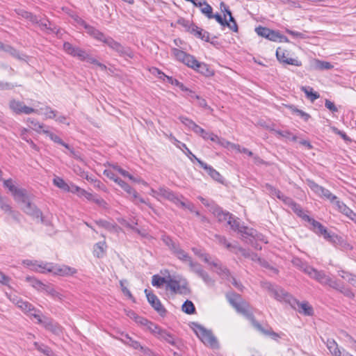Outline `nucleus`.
I'll return each mask as SVG.
<instances>
[{
	"mask_svg": "<svg viewBox=\"0 0 356 356\" xmlns=\"http://www.w3.org/2000/svg\"><path fill=\"white\" fill-rule=\"evenodd\" d=\"M42 132L44 134H45L47 136H48L49 137V138L51 140H53L54 143L60 144L62 146L65 147L67 149H68L70 151V154L72 156H76L75 152L73 149V148H72L69 145H67V143L63 142V140L58 136L54 134V133H52L48 130H45V129H43Z\"/></svg>",
	"mask_w": 356,
	"mask_h": 356,
	"instance_id": "a878e982",
	"label": "nucleus"
},
{
	"mask_svg": "<svg viewBox=\"0 0 356 356\" xmlns=\"http://www.w3.org/2000/svg\"><path fill=\"white\" fill-rule=\"evenodd\" d=\"M200 277L203 280L205 284L209 287H213L216 284V281L212 278L207 271H204Z\"/></svg>",
	"mask_w": 356,
	"mask_h": 356,
	"instance_id": "3c124183",
	"label": "nucleus"
},
{
	"mask_svg": "<svg viewBox=\"0 0 356 356\" xmlns=\"http://www.w3.org/2000/svg\"><path fill=\"white\" fill-rule=\"evenodd\" d=\"M266 190L273 197H277L280 200H281L283 197L284 194H282L280 191L276 189L270 184H267L266 185Z\"/></svg>",
	"mask_w": 356,
	"mask_h": 356,
	"instance_id": "864d4df0",
	"label": "nucleus"
},
{
	"mask_svg": "<svg viewBox=\"0 0 356 356\" xmlns=\"http://www.w3.org/2000/svg\"><path fill=\"white\" fill-rule=\"evenodd\" d=\"M208 264L216 268L215 272L220 275L222 279L228 280L230 276L229 270L225 266H223L220 262L218 260L209 261Z\"/></svg>",
	"mask_w": 356,
	"mask_h": 356,
	"instance_id": "b1692460",
	"label": "nucleus"
},
{
	"mask_svg": "<svg viewBox=\"0 0 356 356\" xmlns=\"http://www.w3.org/2000/svg\"><path fill=\"white\" fill-rule=\"evenodd\" d=\"M166 290H170L174 293H185L187 291V287L185 285H181L180 283L170 277H168L165 286Z\"/></svg>",
	"mask_w": 356,
	"mask_h": 356,
	"instance_id": "412c9836",
	"label": "nucleus"
},
{
	"mask_svg": "<svg viewBox=\"0 0 356 356\" xmlns=\"http://www.w3.org/2000/svg\"><path fill=\"white\" fill-rule=\"evenodd\" d=\"M307 184L310 189L318 196L329 200L332 204H336V202L339 201V198L334 194H332L328 189L318 185L313 180L307 179Z\"/></svg>",
	"mask_w": 356,
	"mask_h": 356,
	"instance_id": "0eeeda50",
	"label": "nucleus"
},
{
	"mask_svg": "<svg viewBox=\"0 0 356 356\" xmlns=\"http://www.w3.org/2000/svg\"><path fill=\"white\" fill-rule=\"evenodd\" d=\"M192 251L193 253L197 255V257L202 258L204 262L209 263L210 257L209 255L204 253L201 249L197 248H193Z\"/></svg>",
	"mask_w": 356,
	"mask_h": 356,
	"instance_id": "052dcab7",
	"label": "nucleus"
},
{
	"mask_svg": "<svg viewBox=\"0 0 356 356\" xmlns=\"http://www.w3.org/2000/svg\"><path fill=\"white\" fill-rule=\"evenodd\" d=\"M302 270L312 279L315 280L323 286L337 288V280H333L323 270H318L312 266L305 265Z\"/></svg>",
	"mask_w": 356,
	"mask_h": 356,
	"instance_id": "f03ea898",
	"label": "nucleus"
},
{
	"mask_svg": "<svg viewBox=\"0 0 356 356\" xmlns=\"http://www.w3.org/2000/svg\"><path fill=\"white\" fill-rule=\"evenodd\" d=\"M121 188L128 194L131 195L134 198L136 199L138 197V193L136 192V191L127 183L123 184V186H122Z\"/></svg>",
	"mask_w": 356,
	"mask_h": 356,
	"instance_id": "0e129e2a",
	"label": "nucleus"
},
{
	"mask_svg": "<svg viewBox=\"0 0 356 356\" xmlns=\"http://www.w3.org/2000/svg\"><path fill=\"white\" fill-rule=\"evenodd\" d=\"M291 209L296 213L299 217L302 218L304 220L307 221L308 222L310 221V220L312 218L309 217L308 215L305 213L302 207L298 204H296L293 205V207Z\"/></svg>",
	"mask_w": 356,
	"mask_h": 356,
	"instance_id": "c03bdc74",
	"label": "nucleus"
},
{
	"mask_svg": "<svg viewBox=\"0 0 356 356\" xmlns=\"http://www.w3.org/2000/svg\"><path fill=\"white\" fill-rule=\"evenodd\" d=\"M44 273H52L59 276H70L75 274L76 270L66 265H59L54 263L45 262Z\"/></svg>",
	"mask_w": 356,
	"mask_h": 356,
	"instance_id": "423d86ee",
	"label": "nucleus"
},
{
	"mask_svg": "<svg viewBox=\"0 0 356 356\" xmlns=\"http://www.w3.org/2000/svg\"><path fill=\"white\" fill-rule=\"evenodd\" d=\"M193 60L194 62H192L189 67L193 69L194 70L205 76H211L214 74L213 70L208 64L199 62L195 58H194Z\"/></svg>",
	"mask_w": 356,
	"mask_h": 356,
	"instance_id": "a211bd4d",
	"label": "nucleus"
},
{
	"mask_svg": "<svg viewBox=\"0 0 356 356\" xmlns=\"http://www.w3.org/2000/svg\"><path fill=\"white\" fill-rule=\"evenodd\" d=\"M179 119L181 123H183L186 127H187L191 130H192V128L196 124L192 120L184 116H180Z\"/></svg>",
	"mask_w": 356,
	"mask_h": 356,
	"instance_id": "774afa93",
	"label": "nucleus"
},
{
	"mask_svg": "<svg viewBox=\"0 0 356 356\" xmlns=\"http://www.w3.org/2000/svg\"><path fill=\"white\" fill-rule=\"evenodd\" d=\"M86 62L97 65L102 70H106V66L105 65L99 63L96 58L90 56L89 54L87 56Z\"/></svg>",
	"mask_w": 356,
	"mask_h": 356,
	"instance_id": "e2e57ef3",
	"label": "nucleus"
},
{
	"mask_svg": "<svg viewBox=\"0 0 356 356\" xmlns=\"http://www.w3.org/2000/svg\"><path fill=\"white\" fill-rule=\"evenodd\" d=\"M182 311L187 314H192L195 312L194 304L191 300H186L182 305Z\"/></svg>",
	"mask_w": 356,
	"mask_h": 356,
	"instance_id": "5fc2aeb1",
	"label": "nucleus"
},
{
	"mask_svg": "<svg viewBox=\"0 0 356 356\" xmlns=\"http://www.w3.org/2000/svg\"><path fill=\"white\" fill-rule=\"evenodd\" d=\"M178 24H180L181 26L184 27L186 30L191 33V29H192L193 26H195V25L193 24H191L190 21L186 20L184 18H181L178 20Z\"/></svg>",
	"mask_w": 356,
	"mask_h": 356,
	"instance_id": "69168bd1",
	"label": "nucleus"
},
{
	"mask_svg": "<svg viewBox=\"0 0 356 356\" xmlns=\"http://www.w3.org/2000/svg\"><path fill=\"white\" fill-rule=\"evenodd\" d=\"M267 39H268L270 41H273V42H289V40L286 36L281 35L278 31H275L273 30H270Z\"/></svg>",
	"mask_w": 356,
	"mask_h": 356,
	"instance_id": "c9c22d12",
	"label": "nucleus"
},
{
	"mask_svg": "<svg viewBox=\"0 0 356 356\" xmlns=\"http://www.w3.org/2000/svg\"><path fill=\"white\" fill-rule=\"evenodd\" d=\"M212 212L219 222H227L231 228L241 234L243 238H246L248 236L254 238V231L248 227L241 225L238 220L235 219L230 213L223 211L218 207H214Z\"/></svg>",
	"mask_w": 356,
	"mask_h": 356,
	"instance_id": "f257e3e1",
	"label": "nucleus"
},
{
	"mask_svg": "<svg viewBox=\"0 0 356 356\" xmlns=\"http://www.w3.org/2000/svg\"><path fill=\"white\" fill-rule=\"evenodd\" d=\"M107 248L106 243L105 241L98 242L93 246V254L97 258H102L106 254Z\"/></svg>",
	"mask_w": 356,
	"mask_h": 356,
	"instance_id": "2f4dec72",
	"label": "nucleus"
},
{
	"mask_svg": "<svg viewBox=\"0 0 356 356\" xmlns=\"http://www.w3.org/2000/svg\"><path fill=\"white\" fill-rule=\"evenodd\" d=\"M334 289L339 291L340 293H343L345 296L353 298L355 296L354 293L352 291V290L345 286L344 284H340L339 281L337 280V288H333Z\"/></svg>",
	"mask_w": 356,
	"mask_h": 356,
	"instance_id": "58836bf2",
	"label": "nucleus"
},
{
	"mask_svg": "<svg viewBox=\"0 0 356 356\" xmlns=\"http://www.w3.org/2000/svg\"><path fill=\"white\" fill-rule=\"evenodd\" d=\"M42 291L45 292L52 298L61 299V295L57 291H56L53 286L50 285L44 284Z\"/></svg>",
	"mask_w": 356,
	"mask_h": 356,
	"instance_id": "09e8293b",
	"label": "nucleus"
},
{
	"mask_svg": "<svg viewBox=\"0 0 356 356\" xmlns=\"http://www.w3.org/2000/svg\"><path fill=\"white\" fill-rule=\"evenodd\" d=\"M150 325H151L149 326V330L152 332L156 334L161 339L165 341L166 342L172 346L177 347L178 346L177 340L175 338V337L172 334H171L167 330L160 328L154 323H151Z\"/></svg>",
	"mask_w": 356,
	"mask_h": 356,
	"instance_id": "9b49d317",
	"label": "nucleus"
},
{
	"mask_svg": "<svg viewBox=\"0 0 356 356\" xmlns=\"http://www.w3.org/2000/svg\"><path fill=\"white\" fill-rule=\"evenodd\" d=\"M196 161L199 163L201 168L204 169L207 172V173L215 181L222 183L223 182V178L221 176V175L212 166L207 164L206 163L203 162L200 159H196Z\"/></svg>",
	"mask_w": 356,
	"mask_h": 356,
	"instance_id": "4be33fe9",
	"label": "nucleus"
},
{
	"mask_svg": "<svg viewBox=\"0 0 356 356\" xmlns=\"http://www.w3.org/2000/svg\"><path fill=\"white\" fill-rule=\"evenodd\" d=\"M63 49L67 54L71 55L72 56L77 57L82 61H86L88 55V54L83 49L77 47H74L68 42H64Z\"/></svg>",
	"mask_w": 356,
	"mask_h": 356,
	"instance_id": "ddd939ff",
	"label": "nucleus"
},
{
	"mask_svg": "<svg viewBox=\"0 0 356 356\" xmlns=\"http://www.w3.org/2000/svg\"><path fill=\"white\" fill-rule=\"evenodd\" d=\"M192 328L197 337L201 340V341L212 348H218V343L216 338L212 334L211 332L205 329L201 325L193 323Z\"/></svg>",
	"mask_w": 356,
	"mask_h": 356,
	"instance_id": "7ed1b4c3",
	"label": "nucleus"
},
{
	"mask_svg": "<svg viewBox=\"0 0 356 356\" xmlns=\"http://www.w3.org/2000/svg\"><path fill=\"white\" fill-rule=\"evenodd\" d=\"M338 275L347 281L350 285L356 287V275L344 270H338Z\"/></svg>",
	"mask_w": 356,
	"mask_h": 356,
	"instance_id": "72a5a7b5",
	"label": "nucleus"
},
{
	"mask_svg": "<svg viewBox=\"0 0 356 356\" xmlns=\"http://www.w3.org/2000/svg\"><path fill=\"white\" fill-rule=\"evenodd\" d=\"M120 340L123 343L132 347L134 349L140 350L144 354H146V355H148L151 354V351H150L149 349H148V348H147L145 347L142 346L138 341L134 340L127 334L122 333L121 334V338L120 339Z\"/></svg>",
	"mask_w": 356,
	"mask_h": 356,
	"instance_id": "dca6fc26",
	"label": "nucleus"
},
{
	"mask_svg": "<svg viewBox=\"0 0 356 356\" xmlns=\"http://www.w3.org/2000/svg\"><path fill=\"white\" fill-rule=\"evenodd\" d=\"M161 240L178 259L187 263L191 261V257L188 254L181 249L179 244L174 241L169 236L162 235Z\"/></svg>",
	"mask_w": 356,
	"mask_h": 356,
	"instance_id": "20e7f679",
	"label": "nucleus"
},
{
	"mask_svg": "<svg viewBox=\"0 0 356 356\" xmlns=\"http://www.w3.org/2000/svg\"><path fill=\"white\" fill-rule=\"evenodd\" d=\"M85 29L87 33L89 34L91 37L102 42L107 36L104 33L101 32L99 30L89 24L86 26Z\"/></svg>",
	"mask_w": 356,
	"mask_h": 356,
	"instance_id": "c756f323",
	"label": "nucleus"
},
{
	"mask_svg": "<svg viewBox=\"0 0 356 356\" xmlns=\"http://www.w3.org/2000/svg\"><path fill=\"white\" fill-rule=\"evenodd\" d=\"M227 300L231 305L235 308L239 302H241V297L235 293H229L227 295Z\"/></svg>",
	"mask_w": 356,
	"mask_h": 356,
	"instance_id": "49530a36",
	"label": "nucleus"
},
{
	"mask_svg": "<svg viewBox=\"0 0 356 356\" xmlns=\"http://www.w3.org/2000/svg\"><path fill=\"white\" fill-rule=\"evenodd\" d=\"M289 52L281 47H278L276 50L277 59L283 64L291 65L297 67L302 65V63L297 58H289Z\"/></svg>",
	"mask_w": 356,
	"mask_h": 356,
	"instance_id": "f8f14e48",
	"label": "nucleus"
},
{
	"mask_svg": "<svg viewBox=\"0 0 356 356\" xmlns=\"http://www.w3.org/2000/svg\"><path fill=\"white\" fill-rule=\"evenodd\" d=\"M96 223L99 227H104L110 232H116L119 228L116 224L104 220H97Z\"/></svg>",
	"mask_w": 356,
	"mask_h": 356,
	"instance_id": "37998d69",
	"label": "nucleus"
},
{
	"mask_svg": "<svg viewBox=\"0 0 356 356\" xmlns=\"http://www.w3.org/2000/svg\"><path fill=\"white\" fill-rule=\"evenodd\" d=\"M26 281L34 289L39 291H42L44 284H43L41 281L37 280L35 277H26Z\"/></svg>",
	"mask_w": 356,
	"mask_h": 356,
	"instance_id": "79ce46f5",
	"label": "nucleus"
},
{
	"mask_svg": "<svg viewBox=\"0 0 356 356\" xmlns=\"http://www.w3.org/2000/svg\"><path fill=\"white\" fill-rule=\"evenodd\" d=\"M166 81L173 86L179 87L181 90H188V88L182 83L172 76L167 77Z\"/></svg>",
	"mask_w": 356,
	"mask_h": 356,
	"instance_id": "680f3d73",
	"label": "nucleus"
},
{
	"mask_svg": "<svg viewBox=\"0 0 356 356\" xmlns=\"http://www.w3.org/2000/svg\"><path fill=\"white\" fill-rule=\"evenodd\" d=\"M26 122L29 125V128L32 129L33 130L35 131L38 133H40L41 131L42 132L44 125L43 124H40L37 120L31 118H28Z\"/></svg>",
	"mask_w": 356,
	"mask_h": 356,
	"instance_id": "e433bc0d",
	"label": "nucleus"
},
{
	"mask_svg": "<svg viewBox=\"0 0 356 356\" xmlns=\"http://www.w3.org/2000/svg\"><path fill=\"white\" fill-rule=\"evenodd\" d=\"M191 33L202 40L206 42L209 41V33L196 25L192 27V29H191Z\"/></svg>",
	"mask_w": 356,
	"mask_h": 356,
	"instance_id": "473e14b6",
	"label": "nucleus"
},
{
	"mask_svg": "<svg viewBox=\"0 0 356 356\" xmlns=\"http://www.w3.org/2000/svg\"><path fill=\"white\" fill-rule=\"evenodd\" d=\"M34 346L40 352L44 353V355H46L47 356H52V355H53V352L51 350V348H49V347H47V346H44L43 344H40L38 342H35L34 343Z\"/></svg>",
	"mask_w": 356,
	"mask_h": 356,
	"instance_id": "4d7b16f0",
	"label": "nucleus"
},
{
	"mask_svg": "<svg viewBox=\"0 0 356 356\" xmlns=\"http://www.w3.org/2000/svg\"><path fill=\"white\" fill-rule=\"evenodd\" d=\"M54 184L58 188L63 190L64 191L69 190V184H67L65 180L59 177H56L53 179Z\"/></svg>",
	"mask_w": 356,
	"mask_h": 356,
	"instance_id": "8fccbe9b",
	"label": "nucleus"
},
{
	"mask_svg": "<svg viewBox=\"0 0 356 356\" xmlns=\"http://www.w3.org/2000/svg\"><path fill=\"white\" fill-rule=\"evenodd\" d=\"M17 306L24 312L29 314L30 316L37 320L38 323H42V317L39 314L40 311L37 310L30 302L22 300L17 302Z\"/></svg>",
	"mask_w": 356,
	"mask_h": 356,
	"instance_id": "2eb2a0df",
	"label": "nucleus"
},
{
	"mask_svg": "<svg viewBox=\"0 0 356 356\" xmlns=\"http://www.w3.org/2000/svg\"><path fill=\"white\" fill-rule=\"evenodd\" d=\"M168 278L161 277L159 275H154L152 277V284L156 288H162L166 286Z\"/></svg>",
	"mask_w": 356,
	"mask_h": 356,
	"instance_id": "a19ab883",
	"label": "nucleus"
},
{
	"mask_svg": "<svg viewBox=\"0 0 356 356\" xmlns=\"http://www.w3.org/2000/svg\"><path fill=\"white\" fill-rule=\"evenodd\" d=\"M302 90L305 92L307 98H309L312 102H314L320 97L316 92H314L312 88L302 87Z\"/></svg>",
	"mask_w": 356,
	"mask_h": 356,
	"instance_id": "de8ad7c7",
	"label": "nucleus"
},
{
	"mask_svg": "<svg viewBox=\"0 0 356 356\" xmlns=\"http://www.w3.org/2000/svg\"><path fill=\"white\" fill-rule=\"evenodd\" d=\"M200 10L209 19H213V8L207 1L203 3V6L200 8Z\"/></svg>",
	"mask_w": 356,
	"mask_h": 356,
	"instance_id": "13d9d810",
	"label": "nucleus"
},
{
	"mask_svg": "<svg viewBox=\"0 0 356 356\" xmlns=\"http://www.w3.org/2000/svg\"><path fill=\"white\" fill-rule=\"evenodd\" d=\"M23 211L29 216H31L33 219L40 220V222H43L42 213L38 207L32 204L31 202H27Z\"/></svg>",
	"mask_w": 356,
	"mask_h": 356,
	"instance_id": "5701e85b",
	"label": "nucleus"
},
{
	"mask_svg": "<svg viewBox=\"0 0 356 356\" xmlns=\"http://www.w3.org/2000/svg\"><path fill=\"white\" fill-rule=\"evenodd\" d=\"M23 264L29 267L31 270L40 273H44L45 262H39L38 261L26 259L23 261Z\"/></svg>",
	"mask_w": 356,
	"mask_h": 356,
	"instance_id": "cd10ccee",
	"label": "nucleus"
},
{
	"mask_svg": "<svg viewBox=\"0 0 356 356\" xmlns=\"http://www.w3.org/2000/svg\"><path fill=\"white\" fill-rule=\"evenodd\" d=\"M0 208L6 213L10 214L14 219L17 218V213L13 210L6 197L0 195Z\"/></svg>",
	"mask_w": 356,
	"mask_h": 356,
	"instance_id": "c85d7f7f",
	"label": "nucleus"
},
{
	"mask_svg": "<svg viewBox=\"0 0 356 356\" xmlns=\"http://www.w3.org/2000/svg\"><path fill=\"white\" fill-rule=\"evenodd\" d=\"M172 54L177 60L183 63L188 67L191 66L192 62H194L193 59L195 57L193 56L187 54L181 49L172 48Z\"/></svg>",
	"mask_w": 356,
	"mask_h": 356,
	"instance_id": "6ab92c4d",
	"label": "nucleus"
},
{
	"mask_svg": "<svg viewBox=\"0 0 356 356\" xmlns=\"http://www.w3.org/2000/svg\"><path fill=\"white\" fill-rule=\"evenodd\" d=\"M255 31L259 35L267 38L270 29L266 27L259 26L255 29Z\"/></svg>",
	"mask_w": 356,
	"mask_h": 356,
	"instance_id": "338daca9",
	"label": "nucleus"
},
{
	"mask_svg": "<svg viewBox=\"0 0 356 356\" xmlns=\"http://www.w3.org/2000/svg\"><path fill=\"white\" fill-rule=\"evenodd\" d=\"M335 207L339 212H341L346 216H348V215L352 211V209H350L348 207H347L346 204H344L343 202H341L340 200H339L336 202Z\"/></svg>",
	"mask_w": 356,
	"mask_h": 356,
	"instance_id": "603ef678",
	"label": "nucleus"
},
{
	"mask_svg": "<svg viewBox=\"0 0 356 356\" xmlns=\"http://www.w3.org/2000/svg\"><path fill=\"white\" fill-rule=\"evenodd\" d=\"M234 309L237 312L243 315L248 320L252 318L253 314L248 302L241 300Z\"/></svg>",
	"mask_w": 356,
	"mask_h": 356,
	"instance_id": "bb28decb",
	"label": "nucleus"
},
{
	"mask_svg": "<svg viewBox=\"0 0 356 356\" xmlns=\"http://www.w3.org/2000/svg\"><path fill=\"white\" fill-rule=\"evenodd\" d=\"M12 195L17 202H22L24 203H26L27 202H29L27 200L26 190L23 188H17L16 189H15Z\"/></svg>",
	"mask_w": 356,
	"mask_h": 356,
	"instance_id": "f704fd0d",
	"label": "nucleus"
},
{
	"mask_svg": "<svg viewBox=\"0 0 356 356\" xmlns=\"http://www.w3.org/2000/svg\"><path fill=\"white\" fill-rule=\"evenodd\" d=\"M290 305L300 314H302L305 316L313 315V308L307 302H300L293 298Z\"/></svg>",
	"mask_w": 356,
	"mask_h": 356,
	"instance_id": "f3484780",
	"label": "nucleus"
},
{
	"mask_svg": "<svg viewBox=\"0 0 356 356\" xmlns=\"http://www.w3.org/2000/svg\"><path fill=\"white\" fill-rule=\"evenodd\" d=\"M214 238L218 243H219L220 245H225L227 249H231L234 248V246H232V245L230 243L227 242L226 238L223 236L215 234Z\"/></svg>",
	"mask_w": 356,
	"mask_h": 356,
	"instance_id": "bf43d9fd",
	"label": "nucleus"
},
{
	"mask_svg": "<svg viewBox=\"0 0 356 356\" xmlns=\"http://www.w3.org/2000/svg\"><path fill=\"white\" fill-rule=\"evenodd\" d=\"M309 223L310 224V229L318 235H322L326 241L333 244H336L340 241L337 235L328 232L325 227L314 218H312Z\"/></svg>",
	"mask_w": 356,
	"mask_h": 356,
	"instance_id": "39448f33",
	"label": "nucleus"
},
{
	"mask_svg": "<svg viewBox=\"0 0 356 356\" xmlns=\"http://www.w3.org/2000/svg\"><path fill=\"white\" fill-rule=\"evenodd\" d=\"M40 111V114H44L46 118L49 119H55L57 115V111L52 109L49 106H45V108L38 109Z\"/></svg>",
	"mask_w": 356,
	"mask_h": 356,
	"instance_id": "a18cd8bd",
	"label": "nucleus"
},
{
	"mask_svg": "<svg viewBox=\"0 0 356 356\" xmlns=\"http://www.w3.org/2000/svg\"><path fill=\"white\" fill-rule=\"evenodd\" d=\"M262 286L264 288L267 289L270 293V296L278 301H284L290 304L293 298L291 295H289L282 289L277 287L275 288L270 282H264Z\"/></svg>",
	"mask_w": 356,
	"mask_h": 356,
	"instance_id": "1a4fd4ad",
	"label": "nucleus"
},
{
	"mask_svg": "<svg viewBox=\"0 0 356 356\" xmlns=\"http://www.w3.org/2000/svg\"><path fill=\"white\" fill-rule=\"evenodd\" d=\"M145 293L151 306L159 314V315L164 316L166 314L167 311L161 304L158 297L154 293L149 292L147 289L145 290Z\"/></svg>",
	"mask_w": 356,
	"mask_h": 356,
	"instance_id": "4468645a",
	"label": "nucleus"
},
{
	"mask_svg": "<svg viewBox=\"0 0 356 356\" xmlns=\"http://www.w3.org/2000/svg\"><path fill=\"white\" fill-rule=\"evenodd\" d=\"M103 43L106 44L112 50L116 51L120 56L132 58L133 52L128 47L122 46L120 42L115 41L110 36H106Z\"/></svg>",
	"mask_w": 356,
	"mask_h": 356,
	"instance_id": "9d476101",
	"label": "nucleus"
},
{
	"mask_svg": "<svg viewBox=\"0 0 356 356\" xmlns=\"http://www.w3.org/2000/svg\"><path fill=\"white\" fill-rule=\"evenodd\" d=\"M158 196L159 200L160 197H163L165 200H168L175 204L178 205L179 202L180 196L174 193L171 190L165 187H160L158 188Z\"/></svg>",
	"mask_w": 356,
	"mask_h": 356,
	"instance_id": "aec40b11",
	"label": "nucleus"
},
{
	"mask_svg": "<svg viewBox=\"0 0 356 356\" xmlns=\"http://www.w3.org/2000/svg\"><path fill=\"white\" fill-rule=\"evenodd\" d=\"M175 145L178 147L180 149H181L188 156V158L193 161V159L196 160V159H197L192 152L187 147V146L186 145V144L179 141L178 140H177L176 138H175Z\"/></svg>",
	"mask_w": 356,
	"mask_h": 356,
	"instance_id": "ea45409f",
	"label": "nucleus"
},
{
	"mask_svg": "<svg viewBox=\"0 0 356 356\" xmlns=\"http://www.w3.org/2000/svg\"><path fill=\"white\" fill-rule=\"evenodd\" d=\"M85 29L87 33L89 34L91 37L102 42L107 36L104 33L101 32L99 30L89 24L86 26Z\"/></svg>",
	"mask_w": 356,
	"mask_h": 356,
	"instance_id": "7c9ffc66",
	"label": "nucleus"
},
{
	"mask_svg": "<svg viewBox=\"0 0 356 356\" xmlns=\"http://www.w3.org/2000/svg\"><path fill=\"white\" fill-rule=\"evenodd\" d=\"M9 108L14 113L17 115H30L32 113L40 115V113L38 108L28 106L23 102L15 99L10 100Z\"/></svg>",
	"mask_w": 356,
	"mask_h": 356,
	"instance_id": "6e6552de",
	"label": "nucleus"
},
{
	"mask_svg": "<svg viewBox=\"0 0 356 356\" xmlns=\"http://www.w3.org/2000/svg\"><path fill=\"white\" fill-rule=\"evenodd\" d=\"M188 264L191 267V270L193 273H195L198 277H200L205 271L202 268L200 264L193 262L192 259L191 260V261H189Z\"/></svg>",
	"mask_w": 356,
	"mask_h": 356,
	"instance_id": "6e6d98bb",
	"label": "nucleus"
},
{
	"mask_svg": "<svg viewBox=\"0 0 356 356\" xmlns=\"http://www.w3.org/2000/svg\"><path fill=\"white\" fill-rule=\"evenodd\" d=\"M326 346H327V349L329 350L330 353L333 356L339 355V354H340V352L341 351L339 349L337 342L334 339H328L327 340Z\"/></svg>",
	"mask_w": 356,
	"mask_h": 356,
	"instance_id": "4c0bfd02",
	"label": "nucleus"
},
{
	"mask_svg": "<svg viewBox=\"0 0 356 356\" xmlns=\"http://www.w3.org/2000/svg\"><path fill=\"white\" fill-rule=\"evenodd\" d=\"M40 324H43L44 327L46 330L51 332L53 334L56 335H60L63 332V329L61 326H60L57 323L47 319L45 321L42 320V323H39Z\"/></svg>",
	"mask_w": 356,
	"mask_h": 356,
	"instance_id": "393cba45",
	"label": "nucleus"
}]
</instances>
